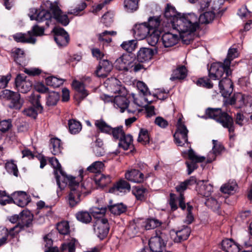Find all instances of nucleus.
<instances>
[{
  "label": "nucleus",
  "instance_id": "9",
  "mask_svg": "<svg viewBox=\"0 0 252 252\" xmlns=\"http://www.w3.org/2000/svg\"><path fill=\"white\" fill-rule=\"evenodd\" d=\"M49 161L54 169V174L59 188L61 189H64L65 184L64 182L61 183L60 180L61 178H63V181H65L66 180V177H69V176L65 175V173L62 169L61 165L56 158L54 157L50 158L49 159Z\"/></svg>",
  "mask_w": 252,
  "mask_h": 252
},
{
  "label": "nucleus",
  "instance_id": "12",
  "mask_svg": "<svg viewBox=\"0 0 252 252\" xmlns=\"http://www.w3.org/2000/svg\"><path fill=\"white\" fill-rule=\"evenodd\" d=\"M40 95L38 94H32L30 97V101L32 104L35 107H30L25 109L23 113L24 115L35 119L37 115V111L41 112L42 110V107L40 103Z\"/></svg>",
  "mask_w": 252,
  "mask_h": 252
},
{
  "label": "nucleus",
  "instance_id": "37",
  "mask_svg": "<svg viewBox=\"0 0 252 252\" xmlns=\"http://www.w3.org/2000/svg\"><path fill=\"white\" fill-rule=\"evenodd\" d=\"M94 181L98 187L104 188L111 182V177L109 175L98 174L95 176Z\"/></svg>",
  "mask_w": 252,
  "mask_h": 252
},
{
  "label": "nucleus",
  "instance_id": "59",
  "mask_svg": "<svg viewBox=\"0 0 252 252\" xmlns=\"http://www.w3.org/2000/svg\"><path fill=\"white\" fill-rule=\"evenodd\" d=\"M138 141L143 145L149 143L150 137L147 129H141L139 133Z\"/></svg>",
  "mask_w": 252,
  "mask_h": 252
},
{
  "label": "nucleus",
  "instance_id": "14",
  "mask_svg": "<svg viewBox=\"0 0 252 252\" xmlns=\"http://www.w3.org/2000/svg\"><path fill=\"white\" fill-rule=\"evenodd\" d=\"M230 75L226 74V71H224L222 77L220 79L219 87L220 93L224 97H228L233 92V83L228 78Z\"/></svg>",
  "mask_w": 252,
  "mask_h": 252
},
{
  "label": "nucleus",
  "instance_id": "38",
  "mask_svg": "<svg viewBox=\"0 0 252 252\" xmlns=\"http://www.w3.org/2000/svg\"><path fill=\"white\" fill-rule=\"evenodd\" d=\"M187 75V70L184 65L178 67L174 70L170 79L171 81L176 80H182L185 79Z\"/></svg>",
  "mask_w": 252,
  "mask_h": 252
},
{
  "label": "nucleus",
  "instance_id": "55",
  "mask_svg": "<svg viewBox=\"0 0 252 252\" xmlns=\"http://www.w3.org/2000/svg\"><path fill=\"white\" fill-rule=\"evenodd\" d=\"M68 127L70 133L76 134L81 130L82 126L80 122L72 119L68 121Z\"/></svg>",
  "mask_w": 252,
  "mask_h": 252
},
{
  "label": "nucleus",
  "instance_id": "5",
  "mask_svg": "<svg viewBox=\"0 0 252 252\" xmlns=\"http://www.w3.org/2000/svg\"><path fill=\"white\" fill-rule=\"evenodd\" d=\"M238 53L236 48H230L228 50L226 59L223 63H214L210 66V76L213 78H218L223 75L224 71L226 74H231L230 69L231 61L238 57Z\"/></svg>",
  "mask_w": 252,
  "mask_h": 252
},
{
  "label": "nucleus",
  "instance_id": "40",
  "mask_svg": "<svg viewBox=\"0 0 252 252\" xmlns=\"http://www.w3.org/2000/svg\"><path fill=\"white\" fill-rule=\"evenodd\" d=\"M187 186L185 182H181L179 185L176 187V190L180 193L178 197L179 205L180 207L184 210L186 208V204L184 201V197L183 192L187 189Z\"/></svg>",
  "mask_w": 252,
  "mask_h": 252
},
{
  "label": "nucleus",
  "instance_id": "62",
  "mask_svg": "<svg viewBox=\"0 0 252 252\" xmlns=\"http://www.w3.org/2000/svg\"><path fill=\"white\" fill-rule=\"evenodd\" d=\"M136 46V41L134 40L124 41L121 44L122 48L129 53L132 52L135 49Z\"/></svg>",
  "mask_w": 252,
  "mask_h": 252
},
{
  "label": "nucleus",
  "instance_id": "52",
  "mask_svg": "<svg viewBox=\"0 0 252 252\" xmlns=\"http://www.w3.org/2000/svg\"><path fill=\"white\" fill-rule=\"evenodd\" d=\"M64 80L62 79H59L54 76H49L45 79V83L47 85L57 88L60 87L63 83Z\"/></svg>",
  "mask_w": 252,
  "mask_h": 252
},
{
  "label": "nucleus",
  "instance_id": "33",
  "mask_svg": "<svg viewBox=\"0 0 252 252\" xmlns=\"http://www.w3.org/2000/svg\"><path fill=\"white\" fill-rule=\"evenodd\" d=\"M213 147L212 152L209 153L207 157V162H211L214 160L216 157L220 154L222 151L223 147L217 140H213Z\"/></svg>",
  "mask_w": 252,
  "mask_h": 252
},
{
  "label": "nucleus",
  "instance_id": "44",
  "mask_svg": "<svg viewBox=\"0 0 252 252\" xmlns=\"http://www.w3.org/2000/svg\"><path fill=\"white\" fill-rule=\"evenodd\" d=\"M127 207L123 203H118L109 207L110 212L115 215H120L125 212Z\"/></svg>",
  "mask_w": 252,
  "mask_h": 252
},
{
  "label": "nucleus",
  "instance_id": "36",
  "mask_svg": "<svg viewBox=\"0 0 252 252\" xmlns=\"http://www.w3.org/2000/svg\"><path fill=\"white\" fill-rule=\"evenodd\" d=\"M119 146L124 150L133 148V137L130 134H124L119 140Z\"/></svg>",
  "mask_w": 252,
  "mask_h": 252
},
{
  "label": "nucleus",
  "instance_id": "42",
  "mask_svg": "<svg viewBox=\"0 0 252 252\" xmlns=\"http://www.w3.org/2000/svg\"><path fill=\"white\" fill-rule=\"evenodd\" d=\"M50 146L53 155H57L61 153L62 147L61 141L59 139L57 138L51 139Z\"/></svg>",
  "mask_w": 252,
  "mask_h": 252
},
{
  "label": "nucleus",
  "instance_id": "23",
  "mask_svg": "<svg viewBox=\"0 0 252 252\" xmlns=\"http://www.w3.org/2000/svg\"><path fill=\"white\" fill-rule=\"evenodd\" d=\"M130 190V186L129 184L124 180H120L110 188L109 192L118 195L119 193H125L126 191H129Z\"/></svg>",
  "mask_w": 252,
  "mask_h": 252
},
{
  "label": "nucleus",
  "instance_id": "2",
  "mask_svg": "<svg viewBox=\"0 0 252 252\" xmlns=\"http://www.w3.org/2000/svg\"><path fill=\"white\" fill-rule=\"evenodd\" d=\"M106 210V207H94L92 210L93 216L96 218L94 224V230L100 240H103L107 236L110 229L107 219L103 217Z\"/></svg>",
  "mask_w": 252,
  "mask_h": 252
},
{
  "label": "nucleus",
  "instance_id": "58",
  "mask_svg": "<svg viewBox=\"0 0 252 252\" xmlns=\"http://www.w3.org/2000/svg\"><path fill=\"white\" fill-rule=\"evenodd\" d=\"M140 231V225L135 222H130L126 229V232L130 237L136 235Z\"/></svg>",
  "mask_w": 252,
  "mask_h": 252
},
{
  "label": "nucleus",
  "instance_id": "54",
  "mask_svg": "<svg viewBox=\"0 0 252 252\" xmlns=\"http://www.w3.org/2000/svg\"><path fill=\"white\" fill-rule=\"evenodd\" d=\"M11 53L15 62L19 64H21L24 58V51L20 48H15L12 50Z\"/></svg>",
  "mask_w": 252,
  "mask_h": 252
},
{
  "label": "nucleus",
  "instance_id": "26",
  "mask_svg": "<svg viewBox=\"0 0 252 252\" xmlns=\"http://www.w3.org/2000/svg\"><path fill=\"white\" fill-rule=\"evenodd\" d=\"M212 11H206L204 13L200 14L199 18L197 17V21L196 23V27H195L194 30L190 32H188V34H189L190 33L193 32L196 30L197 28H198L199 26V22L201 23V24H207L213 20L215 15L214 10H216V8L212 7ZM195 15L197 17L196 15Z\"/></svg>",
  "mask_w": 252,
  "mask_h": 252
},
{
  "label": "nucleus",
  "instance_id": "29",
  "mask_svg": "<svg viewBox=\"0 0 252 252\" xmlns=\"http://www.w3.org/2000/svg\"><path fill=\"white\" fill-rule=\"evenodd\" d=\"M13 37L17 42L34 44L36 42V38L32 34V32L27 33H17L13 35Z\"/></svg>",
  "mask_w": 252,
  "mask_h": 252
},
{
  "label": "nucleus",
  "instance_id": "56",
  "mask_svg": "<svg viewBox=\"0 0 252 252\" xmlns=\"http://www.w3.org/2000/svg\"><path fill=\"white\" fill-rule=\"evenodd\" d=\"M76 218L78 220L85 223H88L92 220L91 215L87 211L78 212L76 214Z\"/></svg>",
  "mask_w": 252,
  "mask_h": 252
},
{
  "label": "nucleus",
  "instance_id": "63",
  "mask_svg": "<svg viewBox=\"0 0 252 252\" xmlns=\"http://www.w3.org/2000/svg\"><path fill=\"white\" fill-rule=\"evenodd\" d=\"M159 36L158 32H151L147 37V40L148 43L152 46L156 45L159 40Z\"/></svg>",
  "mask_w": 252,
  "mask_h": 252
},
{
  "label": "nucleus",
  "instance_id": "8",
  "mask_svg": "<svg viewBox=\"0 0 252 252\" xmlns=\"http://www.w3.org/2000/svg\"><path fill=\"white\" fill-rule=\"evenodd\" d=\"M167 235L164 232L156 231V236L152 237L149 241L150 251L152 252H162L165 246Z\"/></svg>",
  "mask_w": 252,
  "mask_h": 252
},
{
  "label": "nucleus",
  "instance_id": "57",
  "mask_svg": "<svg viewBox=\"0 0 252 252\" xmlns=\"http://www.w3.org/2000/svg\"><path fill=\"white\" fill-rule=\"evenodd\" d=\"M117 32L115 31H105L98 35V39L99 41H104L107 43H110L112 41L110 36H115Z\"/></svg>",
  "mask_w": 252,
  "mask_h": 252
},
{
  "label": "nucleus",
  "instance_id": "50",
  "mask_svg": "<svg viewBox=\"0 0 252 252\" xmlns=\"http://www.w3.org/2000/svg\"><path fill=\"white\" fill-rule=\"evenodd\" d=\"M139 0H125L124 7L128 12H132L137 10Z\"/></svg>",
  "mask_w": 252,
  "mask_h": 252
},
{
  "label": "nucleus",
  "instance_id": "64",
  "mask_svg": "<svg viewBox=\"0 0 252 252\" xmlns=\"http://www.w3.org/2000/svg\"><path fill=\"white\" fill-rule=\"evenodd\" d=\"M205 204L207 206L210 207L213 211H216L220 208V204L217 200L213 197L208 198Z\"/></svg>",
  "mask_w": 252,
  "mask_h": 252
},
{
  "label": "nucleus",
  "instance_id": "25",
  "mask_svg": "<svg viewBox=\"0 0 252 252\" xmlns=\"http://www.w3.org/2000/svg\"><path fill=\"white\" fill-rule=\"evenodd\" d=\"M136 86L139 92L142 93L143 95V96H140L139 99H138L139 100L142 102V100H144L145 102L147 103H151L154 101L153 98H150L151 93L145 83L142 81H138L136 84Z\"/></svg>",
  "mask_w": 252,
  "mask_h": 252
},
{
  "label": "nucleus",
  "instance_id": "27",
  "mask_svg": "<svg viewBox=\"0 0 252 252\" xmlns=\"http://www.w3.org/2000/svg\"><path fill=\"white\" fill-rule=\"evenodd\" d=\"M3 94L7 98L11 99L13 104L12 107L16 109L21 108L22 100L20 98V95L18 93L14 92L9 90H5L3 91Z\"/></svg>",
  "mask_w": 252,
  "mask_h": 252
},
{
  "label": "nucleus",
  "instance_id": "21",
  "mask_svg": "<svg viewBox=\"0 0 252 252\" xmlns=\"http://www.w3.org/2000/svg\"><path fill=\"white\" fill-rule=\"evenodd\" d=\"M132 58L128 54H123L115 61V67L119 70L130 69Z\"/></svg>",
  "mask_w": 252,
  "mask_h": 252
},
{
  "label": "nucleus",
  "instance_id": "39",
  "mask_svg": "<svg viewBox=\"0 0 252 252\" xmlns=\"http://www.w3.org/2000/svg\"><path fill=\"white\" fill-rule=\"evenodd\" d=\"M237 189L238 186L236 181L229 180L228 182L223 184L220 189L224 193L232 194L236 191Z\"/></svg>",
  "mask_w": 252,
  "mask_h": 252
},
{
  "label": "nucleus",
  "instance_id": "46",
  "mask_svg": "<svg viewBox=\"0 0 252 252\" xmlns=\"http://www.w3.org/2000/svg\"><path fill=\"white\" fill-rule=\"evenodd\" d=\"M147 190L143 187H135L132 189V193L136 198L140 200H145L147 194Z\"/></svg>",
  "mask_w": 252,
  "mask_h": 252
},
{
  "label": "nucleus",
  "instance_id": "61",
  "mask_svg": "<svg viewBox=\"0 0 252 252\" xmlns=\"http://www.w3.org/2000/svg\"><path fill=\"white\" fill-rule=\"evenodd\" d=\"M5 166L6 170L8 173L13 174L16 177H18V169L16 164L14 163L13 160L7 161L5 163Z\"/></svg>",
  "mask_w": 252,
  "mask_h": 252
},
{
  "label": "nucleus",
  "instance_id": "24",
  "mask_svg": "<svg viewBox=\"0 0 252 252\" xmlns=\"http://www.w3.org/2000/svg\"><path fill=\"white\" fill-rule=\"evenodd\" d=\"M179 37L177 34L167 32L163 33L161 37L163 45L165 48L173 47L178 43Z\"/></svg>",
  "mask_w": 252,
  "mask_h": 252
},
{
  "label": "nucleus",
  "instance_id": "34",
  "mask_svg": "<svg viewBox=\"0 0 252 252\" xmlns=\"http://www.w3.org/2000/svg\"><path fill=\"white\" fill-rule=\"evenodd\" d=\"M153 50L148 48H142L137 53V59L140 62H145L150 61L153 56Z\"/></svg>",
  "mask_w": 252,
  "mask_h": 252
},
{
  "label": "nucleus",
  "instance_id": "43",
  "mask_svg": "<svg viewBox=\"0 0 252 252\" xmlns=\"http://www.w3.org/2000/svg\"><path fill=\"white\" fill-rule=\"evenodd\" d=\"M77 243V241L76 239L71 238L62 245V250L63 252H75Z\"/></svg>",
  "mask_w": 252,
  "mask_h": 252
},
{
  "label": "nucleus",
  "instance_id": "15",
  "mask_svg": "<svg viewBox=\"0 0 252 252\" xmlns=\"http://www.w3.org/2000/svg\"><path fill=\"white\" fill-rule=\"evenodd\" d=\"M15 83L17 90L22 93H27L29 92L32 85L31 81L27 79V77L24 74H21L17 75Z\"/></svg>",
  "mask_w": 252,
  "mask_h": 252
},
{
  "label": "nucleus",
  "instance_id": "22",
  "mask_svg": "<svg viewBox=\"0 0 252 252\" xmlns=\"http://www.w3.org/2000/svg\"><path fill=\"white\" fill-rule=\"evenodd\" d=\"M113 68L112 63L107 60H103L99 62V66L95 71L96 75L99 77H105Z\"/></svg>",
  "mask_w": 252,
  "mask_h": 252
},
{
  "label": "nucleus",
  "instance_id": "18",
  "mask_svg": "<svg viewBox=\"0 0 252 252\" xmlns=\"http://www.w3.org/2000/svg\"><path fill=\"white\" fill-rule=\"evenodd\" d=\"M12 195V201L21 207H25L31 201L30 196L25 191H16Z\"/></svg>",
  "mask_w": 252,
  "mask_h": 252
},
{
  "label": "nucleus",
  "instance_id": "31",
  "mask_svg": "<svg viewBox=\"0 0 252 252\" xmlns=\"http://www.w3.org/2000/svg\"><path fill=\"white\" fill-rule=\"evenodd\" d=\"M196 190L199 194L209 197L213 192V187L210 184H204V181H199L196 186Z\"/></svg>",
  "mask_w": 252,
  "mask_h": 252
},
{
  "label": "nucleus",
  "instance_id": "32",
  "mask_svg": "<svg viewBox=\"0 0 252 252\" xmlns=\"http://www.w3.org/2000/svg\"><path fill=\"white\" fill-rule=\"evenodd\" d=\"M210 68L208 69V76L203 77L199 78L196 81V85L199 87H203L206 89H212L213 87V83L211 80H217L220 79L222 75L218 78H213L210 76Z\"/></svg>",
  "mask_w": 252,
  "mask_h": 252
},
{
  "label": "nucleus",
  "instance_id": "17",
  "mask_svg": "<svg viewBox=\"0 0 252 252\" xmlns=\"http://www.w3.org/2000/svg\"><path fill=\"white\" fill-rule=\"evenodd\" d=\"M147 25L151 32H161L164 29L165 21H162L160 17L153 16L148 19Z\"/></svg>",
  "mask_w": 252,
  "mask_h": 252
},
{
  "label": "nucleus",
  "instance_id": "13",
  "mask_svg": "<svg viewBox=\"0 0 252 252\" xmlns=\"http://www.w3.org/2000/svg\"><path fill=\"white\" fill-rule=\"evenodd\" d=\"M104 85L107 90L114 94L126 95V90L125 87L123 86L121 82L116 78L107 79L104 82Z\"/></svg>",
  "mask_w": 252,
  "mask_h": 252
},
{
  "label": "nucleus",
  "instance_id": "47",
  "mask_svg": "<svg viewBox=\"0 0 252 252\" xmlns=\"http://www.w3.org/2000/svg\"><path fill=\"white\" fill-rule=\"evenodd\" d=\"M94 125L101 132L108 134L111 130V127L102 119L96 120Z\"/></svg>",
  "mask_w": 252,
  "mask_h": 252
},
{
  "label": "nucleus",
  "instance_id": "45",
  "mask_svg": "<svg viewBox=\"0 0 252 252\" xmlns=\"http://www.w3.org/2000/svg\"><path fill=\"white\" fill-rule=\"evenodd\" d=\"M161 221L155 218L147 219L143 223V226L146 230L156 228L161 225Z\"/></svg>",
  "mask_w": 252,
  "mask_h": 252
},
{
  "label": "nucleus",
  "instance_id": "16",
  "mask_svg": "<svg viewBox=\"0 0 252 252\" xmlns=\"http://www.w3.org/2000/svg\"><path fill=\"white\" fill-rule=\"evenodd\" d=\"M53 32L54 40L58 46H66L69 41V36L67 32L63 29L58 27L55 28Z\"/></svg>",
  "mask_w": 252,
  "mask_h": 252
},
{
  "label": "nucleus",
  "instance_id": "10",
  "mask_svg": "<svg viewBox=\"0 0 252 252\" xmlns=\"http://www.w3.org/2000/svg\"><path fill=\"white\" fill-rule=\"evenodd\" d=\"M188 130L182 122L181 119L178 121L177 129L174 134L176 144L179 146H182L188 142Z\"/></svg>",
  "mask_w": 252,
  "mask_h": 252
},
{
  "label": "nucleus",
  "instance_id": "28",
  "mask_svg": "<svg viewBox=\"0 0 252 252\" xmlns=\"http://www.w3.org/2000/svg\"><path fill=\"white\" fill-rule=\"evenodd\" d=\"M72 85L76 91L75 97L79 102L82 101L88 95V93L85 89L84 85L82 83L74 80L73 81Z\"/></svg>",
  "mask_w": 252,
  "mask_h": 252
},
{
  "label": "nucleus",
  "instance_id": "51",
  "mask_svg": "<svg viewBox=\"0 0 252 252\" xmlns=\"http://www.w3.org/2000/svg\"><path fill=\"white\" fill-rule=\"evenodd\" d=\"M25 211L29 212L30 213V214L32 215V220H31V224L30 226L27 227L25 229H23L22 231L23 230L28 231V229L30 228L32 225V220H33V215L31 213V212L30 211L24 210L22 212H21L19 215H14L12 216H11L9 218V220L12 223H15L17 221H19V222L17 224H19V223H22V214L23 212H25Z\"/></svg>",
  "mask_w": 252,
  "mask_h": 252
},
{
  "label": "nucleus",
  "instance_id": "30",
  "mask_svg": "<svg viewBox=\"0 0 252 252\" xmlns=\"http://www.w3.org/2000/svg\"><path fill=\"white\" fill-rule=\"evenodd\" d=\"M125 178L127 180L134 183H141L145 179L144 174L136 169L126 172L125 174Z\"/></svg>",
  "mask_w": 252,
  "mask_h": 252
},
{
  "label": "nucleus",
  "instance_id": "11",
  "mask_svg": "<svg viewBox=\"0 0 252 252\" xmlns=\"http://www.w3.org/2000/svg\"><path fill=\"white\" fill-rule=\"evenodd\" d=\"M31 20H36L38 22L46 21V25L49 26L51 23L52 15L48 10L42 9L38 11L35 8H31L28 14Z\"/></svg>",
  "mask_w": 252,
  "mask_h": 252
},
{
  "label": "nucleus",
  "instance_id": "4",
  "mask_svg": "<svg viewBox=\"0 0 252 252\" xmlns=\"http://www.w3.org/2000/svg\"><path fill=\"white\" fill-rule=\"evenodd\" d=\"M206 115L211 119H213L220 124L222 126L228 129L229 137L232 138V134L235 130L234 121L232 117L227 113L222 112L220 108H208L206 110Z\"/></svg>",
  "mask_w": 252,
  "mask_h": 252
},
{
  "label": "nucleus",
  "instance_id": "1",
  "mask_svg": "<svg viewBox=\"0 0 252 252\" xmlns=\"http://www.w3.org/2000/svg\"><path fill=\"white\" fill-rule=\"evenodd\" d=\"M164 17L166 20L165 26L171 27L180 33H187L194 30L196 27L197 17L193 13L183 14L178 13L175 8L167 4L164 11Z\"/></svg>",
  "mask_w": 252,
  "mask_h": 252
},
{
  "label": "nucleus",
  "instance_id": "60",
  "mask_svg": "<svg viewBox=\"0 0 252 252\" xmlns=\"http://www.w3.org/2000/svg\"><path fill=\"white\" fill-rule=\"evenodd\" d=\"M109 134H111L114 139L119 140L125 133L123 126H121L115 128L111 127V130Z\"/></svg>",
  "mask_w": 252,
  "mask_h": 252
},
{
  "label": "nucleus",
  "instance_id": "35",
  "mask_svg": "<svg viewBox=\"0 0 252 252\" xmlns=\"http://www.w3.org/2000/svg\"><path fill=\"white\" fill-rule=\"evenodd\" d=\"M222 248L226 252H239V247L231 239H226L222 241Z\"/></svg>",
  "mask_w": 252,
  "mask_h": 252
},
{
  "label": "nucleus",
  "instance_id": "53",
  "mask_svg": "<svg viewBox=\"0 0 252 252\" xmlns=\"http://www.w3.org/2000/svg\"><path fill=\"white\" fill-rule=\"evenodd\" d=\"M56 228L59 233L62 235H67L70 232V226L67 221H62L58 223Z\"/></svg>",
  "mask_w": 252,
  "mask_h": 252
},
{
  "label": "nucleus",
  "instance_id": "19",
  "mask_svg": "<svg viewBox=\"0 0 252 252\" xmlns=\"http://www.w3.org/2000/svg\"><path fill=\"white\" fill-rule=\"evenodd\" d=\"M49 4L53 17L63 25H67L69 22V20L67 15L63 14L61 9L58 6L53 5L51 2H49Z\"/></svg>",
  "mask_w": 252,
  "mask_h": 252
},
{
  "label": "nucleus",
  "instance_id": "48",
  "mask_svg": "<svg viewBox=\"0 0 252 252\" xmlns=\"http://www.w3.org/2000/svg\"><path fill=\"white\" fill-rule=\"evenodd\" d=\"M103 167L104 164L102 161H96L88 166L87 171L90 173L100 174Z\"/></svg>",
  "mask_w": 252,
  "mask_h": 252
},
{
  "label": "nucleus",
  "instance_id": "3",
  "mask_svg": "<svg viewBox=\"0 0 252 252\" xmlns=\"http://www.w3.org/2000/svg\"><path fill=\"white\" fill-rule=\"evenodd\" d=\"M32 215L28 211L22 213V223L16 224L8 230L3 226L0 227V247L6 243L8 236L11 238L15 237L19 232L30 226L31 224Z\"/></svg>",
  "mask_w": 252,
  "mask_h": 252
},
{
  "label": "nucleus",
  "instance_id": "7",
  "mask_svg": "<svg viewBox=\"0 0 252 252\" xmlns=\"http://www.w3.org/2000/svg\"><path fill=\"white\" fill-rule=\"evenodd\" d=\"M125 95L123 94L116 95L114 100L115 107L119 108L121 112H124L126 109L128 113H134L138 110V107H145L147 105L138 99H134V104L136 107L132 108L131 105H128L129 101Z\"/></svg>",
  "mask_w": 252,
  "mask_h": 252
},
{
  "label": "nucleus",
  "instance_id": "6",
  "mask_svg": "<svg viewBox=\"0 0 252 252\" xmlns=\"http://www.w3.org/2000/svg\"><path fill=\"white\" fill-rule=\"evenodd\" d=\"M65 184H68L70 191L67 197V203L71 207L77 205L81 201L80 196L82 192L83 186L75 181V178L72 176L66 177V180L63 181Z\"/></svg>",
  "mask_w": 252,
  "mask_h": 252
},
{
  "label": "nucleus",
  "instance_id": "49",
  "mask_svg": "<svg viewBox=\"0 0 252 252\" xmlns=\"http://www.w3.org/2000/svg\"><path fill=\"white\" fill-rule=\"evenodd\" d=\"M60 99V94L56 92H49L46 97V104L48 106H54Z\"/></svg>",
  "mask_w": 252,
  "mask_h": 252
},
{
  "label": "nucleus",
  "instance_id": "20",
  "mask_svg": "<svg viewBox=\"0 0 252 252\" xmlns=\"http://www.w3.org/2000/svg\"><path fill=\"white\" fill-rule=\"evenodd\" d=\"M134 33L139 39H143L150 34L149 27L146 22L136 24L133 28Z\"/></svg>",
  "mask_w": 252,
  "mask_h": 252
},
{
  "label": "nucleus",
  "instance_id": "41",
  "mask_svg": "<svg viewBox=\"0 0 252 252\" xmlns=\"http://www.w3.org/2000/svg\"><path fill=\"white\" fill-rule=\"evenodd\" d=\"M190 233V229L188 226H184L183 228L176 231L177 237L175 238V241L180 242L187 240Z\"/></svg>",
  "mask_w": 252,
  "mask_h": 252
}]
</instances>
